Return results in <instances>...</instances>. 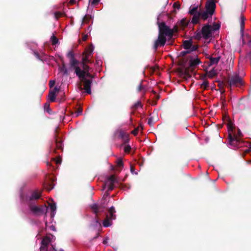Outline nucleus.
Listing matches in <instances>:
<instances>
[{
    "label": "nucleus",
    "mask_w": 251,
    "mask_h": 251,
    "mask_svg": "<svg viewBox=\"0 0 251 251\" xmlns=\"http://www.w3.org/2000/svg\"><path fill=\"white\" fill-rule=\"evenodd\" d=\"M94 50L93 45L89 46L83 54L82 67V70L79 67H76L75 74L80 79L81 82L83 83V89L88 94H91V79H88L87 78H92V75L90 74L91 68L86 65V63L90 62L89 58Z\"/></svg>",
    "instance_id": "f257e3e1"
},
{
    "label": "nucleus",
    "mask_w": 251,
    "mask_h": 251,
    "mask_svg": "<svg viewBox=\"0 0 251 251\" xmlns=\"http://www.w3.org/2000/svg\"><path fill=\"white\" fill-rule=\"evenodd\" d=\"M178 25H176L171 29L164 22L158 23L159 34L158 35V47H163L166 42L169 45H172L174 32L178 31Z\"/></svg>",
    "instance_id": "f03ea898"
},
{
    "label": "nucleus",
    "mask_w": 251,
    "mask_h": 251,
    "mask_svg": "<svg viewBox=\"0 0 251 251\" xmlns=\"http://www.w3.org/2000/svg\"><path fill=\"white\" fill-rule=\"evenodd\" d=\"M230 87L233 86H241L243 85L242 78L237 74L230 76L227 81Z\"/></svg>",
    "instance_id": "7ed1b4c3"
},
{
    "label": "nucleus",
    "mask_w": 251,
    "mask_h": 251,
    "mask_svg": "<svg viewBox=\"0 0 251 251\" xmlns=\"http://www.w3.org/2000/svg\"><path fill=\"white\" fill-rule=\"evenodd\" d=\"M115 211L114 207H110L109 210L108 214L106 215V218L103 222V225L104 227H108L111 225V221L115 218Z\"/></svg>",
    "instance_id": "20e7f679"
},
{
    "label": "nucleus",
    "mask_w": 251,
    "mask_h": 251,
    "mask_svg": "<svg viewBox=\"0 0 251 251\" xmlns=\"http://www.w3.org/2000/svg\"><path fill=\"white\" fill-rule=\"evenodd\" d=\"M201 63V61L198 57L193 58V57H190L189 60V66L185 69V73L187 74L190 71L192 72L195 67Z\"/></svg>",
    "instance_id": "39448f33"
},
{
    "label": "nucleus",
    "mask_w": 251,
    "mask_h": 251,
    "mask_svg": "<svg viewBox=\"0 0 251 251\" xmlns=\"http://www.w3.org/2000/svg\"><path fill=\"white\" fill-rule=\"evenodd\" d=\"M201 31L202 38L205 40L209 39L212 36V27L209 25H204L201 28Z\"/></svg>",
    "instance_id": "423d86ee"
},
{
    "label": "nucleus",
    "mask_w": 251,
    "mask_h": 251,
    "mask_svg": "<svg viewBox=\"0 0 251 251\" xmlns=\"http://www.w3.org/2000/svg\"><path fill=\"white\" fill-rule=\"evenodd\" d=\"M216 8V4L213 0H208L205 4V10L208 12L210 17L214 14Z\"/></svg>",
    "instance_id": "0eeeda50"
},
{
    "label": "nucleus",
    "mask_w": 251,
    "mask_h": 251,
    "mask_svg": "<svg viewBox=\"0 0 251 251\" xmlns=\"http://www.w3.org/2000/svg\"><path fill=\"white\" fill-rule=\"evenodd\" d=\"M116 182V179L115 176L113 175L109 176L105 183V186L108 188V190H112L113 189V185Z\"/></svg>",
    "instance_id": "6e6552de"
},
{
    "label": "nucleus",
    "mask_w": 251,
    "mask_h": 251,
    "mask_svg": "<svg viewBox=\"0 0 251 251\" xmlns=\"http://www.w3.org/2000/svg\"><path fill=\"white\" fill-rule=\"evenodd\" d=\"M228 142L230 145L237 147L238 143L240 142V139L236 136H233L231 133L228 134Z\"/></svg>",
    "instance_id": "1a4fd4ad"
},
{
    "label": "nucleus",
    "mask_w": 251,
    "mask_h": 251,
    "mask_svg": "<svg viewBox=\"0 0 251 251\" xmlns=\"http://www.w3.org/2000/svg\"><path fill=\"white\" fill-rule=\"evenodd\" d=\"M50 242V240L48 237H45L41 242L40 251H47V247Z\"/></svg>",
    "instance_id": "9d476101"
},
{
    "label": "nucleus",
    "mask_w": 251,
    "mask_h": 251,
    "mask_svg": "<svg viewBox=\"0 0 251 251\" xmlns=\"http://www.w3.org/2000/svg\"><path fill=\"white\" fill-rule=\"evenodd\" d=\"M59 88H58L57 87H55L54 89L49 93V94L48 96V99L50 101L52 102L55 100V98H56L55 94L56 92H58L59 91Z\"/></svg>",
    "instance_id": "9b49d317"
},
{
    "label": "nucleus",
    "mask_w": 251,
    "mask_h": 251,
    "mask_svg": "<svg viewBox=\"0 0 251 251\" xmlns=\"http://www.w3.org/2000/svg\"><path fill=\"white\" fill-rule=\"evenodd\" d=\"M221 58L220 56L217 57H210L209 58V62L208 64L209 66H212L214 64H217Z\"/></svg>",
    "instance_id": "f8f14e48"
},
{
    "label": "nucleus",
    "mask_w": 251,
    "mask_h": 251,
    "mask_svg": "<svg viewBox=\"0 0 251 251\" xmlns=\"http://www.w3.org/2000/svg\"><path fill=\"white\" fill-rule=\"evenodd\" d=\"M192 41L191 40H185L183 42V46L184 49L189 50L192 47Z\"/></svg>",
    "instance_id": "ddd939ff"
},
{
    "label": "nucleus",
    "mask_w": 251,
    "mask_h": 251,
    "mask_svg": "<svg viewBox=\"0 0 251 251\" xmlns=\"http://www.w3.org/2000/svg\"><path fill=\"white\" fill-rule=\"evenodd\" d=\"M70 63L71 66L75 69V71L76 70V67H79L78 66V61L77 60H76L75 58V57H74L73 58H72L70 60Z\"/></svg>",
    "instance_id": "4468645a"
},
{
    "label": "nucleus",
    "mask_w": 251,
    "mask_h": 251,
    "mask_svg": "<svg viewBox=\"0 0 251 251\" xmlns=\"http://www.w3.org/2000/svg\"><path fill=\"white\" fill-rule=\"evenodd\" d=\"M193 18L192 19V23L193 24H197L199 23V19L201 17H200V13H197L196 14H193L192 15Z\"/></svg>",
    "instance_id": "2eb2a0df"
},
{
    "label": "nucleus",
    "mask_w": 251,
    "mask_h": 251,
    "mask_svg": "<svg viewBox=\"0 0 251 251\" xmlns=\"http://www.w3.org/2000/svg\"><path fill=\"white\" fill-rule=\"evenodd\" d=\"M200 14L201 18L204 20H206L208 17H211L209 15L208 12L206 10L203 12H200Z\"/></svg>",
    "instance_id": "dca6fc26"
},
{
    "label": "nucleus",
    "mask_w": 251,
    "mask_h": 251,
    "mask_svg": "<svg viewBox=\"0 0 251 251\" xmlns=\"http://www.w3.org/2000/svg\"><path fill=\"white\" fill-rule=\"evenodd\" d=\"M49 208V209L50 210V211L52 212L51 217H53L54 215V213L55 212V211L56 209V207L55 204L51 203H50Z\"/></svg>",
    "instance_id": "f3484780"
},
{
    "label": "nucleus",
    "mask_w": 251,
    "mask_h": 251,
    "mask_svg": "<svg viewBox=\"0 0 251 251\" xmlns=\"http://www.w3.org/2000/svg\"><path fill=\"white\" fill-rule=\"evenodd\" d=\"M177 24L180 27L184 28L187 26L188 23L185 19H183Z\"/></svg>",
    "instance_id": "a211bd4d"
},
{
    "label": "nucleus",
    "mask_w": 251,
    "mask_h": 251,
    "mask_svg": "<svg viewBox=\"0 0 251 251\" xmlns=\"http://www.w3.org/2000/svg\"><path fill=\"white\" fill-rule=\"evenodd\" d=\"M41 196V192L35 191L33 192L31 196V199H38Z\"/></svg>",
    "instance_id": "6ab92c4d"
},
{
    "label": "nucleus",
    "mask_w": 251,
    "mask_h": 251,
    "mask_svg": "<svg viewBox=\"0 0 251 251\" xmlns=\"http://www.w3.org/2000/svg\"><path fill=\"white\" fill-rule=\"evenodd\" d=\"M245 18L244 16H241V22H240V29L241 32L243 33L244 29L245 28Z\"/></svg>",
    "instance_id": "aec40b11"
},
{
    "label": "nucleus",
    "mask_w": 251,
    "mask_h": 251,
    "mask_svg": "<svg viewBox=\"0 0 251 251\" xmlns=\"http://www.w3.org/2000/svg\"><path fill=\"white\" fill-rule=\"evenodd\" d=\"M198 6L193 7L192 8H190L189 10V14L190 15L196 14L197 13H200V11H198Z\"/></svg>",
    "instance_id": "412c9836"
},
{
    "label": "nucleus",
    "mask_w": 251,
    "mask_h": 251,
    "mask_svg": "<svg viewBox=\"0 0 251 251\" xmlns=\"http://www.w3.org/2000/svg\"><path fill=\"white\" fill-rule=\"evenodd\" d=\"M217 75V73L216 72V70L214 68H213L208 73V76L210 78H213L214 76H215Z\"/></svg>",
    "instance_id": "4be33fe9"
},
{
    "label": "nucleus",
    "mask_w": 251,
    "mask_h": 251,
    "mask_svg": "<svg viewBox=\"0 0 251 251\" xmlns=\"http://www.w3.org/2000/svg\"><path fill=\"white\" fill-rule=\"evenodd\" d=\"M143 129V126L140 125L138 126L136 128H135L134 130H133L131 132L134 135H136L138 134L139 131H142Z\"/></svg>",
    "instance_id": "5701e85b"
},
{
    "label": "nucleus",
    "mask_w": 251,
    "mask_h": 251,
    "mask_svg": "<svg viewBox=\"0 0 251 251\" xmlns=\"http://www.w3.org/2000/svg\"><path fill=\"white\" fill-rule=\"evenodd\" d=\"M201 87L204 89V90L208 89L209 87V83L208 81L204 80L202 83L201 84Z\"/></svg>",
    "instance_id": "b1692460"
},
{
    "label": "nucleus",
    "mask_w": 251,
    "mask_h": 251,
    "mask_svg": "<svg viewBox=\"0 0 251 251\" xmlns=\"http://www.w3.org/2000/svg\"><path fill=\"white\" fill-rule=\"evenodd\" d=\"M50 41L53 45H55L58 42V40L54 35L51 37Z\"/></svg>",
    "instance_id": "393cba45"
},
{
    "label": "nucleus",
    "mask_w": 251,
    "mask_h": 251,
    "mask_svg": "<svg viewBox=\"0 0 251 251\" xmlns=\"http://www.w3.org/2000/svg\"><path fill=\"white\" fill-rule=\"evenodd\" d=\"M194 37L195 39L200 40L201 38L202 37L201 31L196 32L195 34Z\"/></svg>",
    "instance_id": "a878e982"
},
{
    "label": "nucleus",
    "mask_w": 251,
    "mask_h": 251,
    "mask_svg": "<svg viewBox=\"0 0 251 251\" xmlns=\"http://www.w3.org/2000/svg\"><path fill=\"white\" fill-rule=\"evenodd\" d=\"M212 27V31L218 30L220 27V25L217 23H214Z\"/></svg>",
    "instance_id": "bb28decb"
},
{
    "label": "nucleus",
    "mask_w": 251,
    "mask_h": 251,
    "mask_svg": "<svg viewBox=\"0 0 251 251\" xmlns=\"http://www.w3.org/2000/svg\"><path fill=\"white\" fill-rule=\"evenodd\" d=\"M91 208L95 213L99 212V207L96 204H94L91 205Z\"/></svg>",
    "instance_id": "cd10ccee"
},
{
    "label": "nucleus",
    "mask_w": 251,
    "mask_h": 251,
    "mask_svg": "<svg viewBox=\"0 0 251 251\" xmlns=\"http://www.w3.org/2000/svg\"><path fill=\"white\" fill-rule=\"evenodd\" d=\"M190 51L189 50H186V51H182L180 52L179 57H184L186 54L190 53Z\"/></svg>",
    "instance_id": "c85d7f7f"
},
{
    "label": "nucleus",
    "mask_w": 251,
    "mask_h": 251,
    "mask_svg": "<svg viewBox=\"0 0 251 251\" xmlns=\"http://www.w3.org/2000/svg\"><path fill=\"white\" fill-rule=\"evenodd\" d=\"M67 56L70 59V60L74 57V53L71 51H70L68 52Z\"/></svg>",
    "instance_id": "c756f323"
},
{
    "label": "nucleus",
    "mask_w": 251,
    "mask_h": 251,
    "mask_svg": "<svg viewBox=\"0 0 251 251\" xmlns=\"http://www.w3.org/2000/svg\"><path fill=\"white\" fill-rule=\"evenodd\" d=\"M198 47V46H196V45H193V44H192V47H191V48L189 50L190 51V52L191 51H195L197 50Z\"/></svg>",
    "instance_id": "7c9ffc66"
},
{
    "label": "nucleus",
    "mask_w": 251,
    "mask_h": 251,
    "mask_svg": "<svg viewBox=\"0 0 251 251\" xmlns=\"http://www.w3.org/2000/svg\"><path fill=\"white\" fill-rule=\"evenodd\" d=\"M117 163V166L119 167H122L123 166V162L121 159H118Z\"/></svg>",
    "instance_id": "2f4dec72"
},
{
    "label": "nucleus",
    "mask_w": 251,
    "mask_h": 251,
    "mask_svg": "<svg viewBox=\"0 0 251 251\" xmlns=\"http://www.w3.org/2000/svg\"><path fill=\"white\" fill-rule=\"evenodd\" d=\"M131 149V147L128 145H126L124 147V151L126 152H128Z\"/></svg>",
    "instance_id": "473e14b6"
},
{
    "label": "nucleus",
    "mask_w": 251,
    "mask_h": 251,
    "mask_svg": "<svg viewBox=\"0 0 251 251\" xmlns=\"http://www.w3.org/2000/svg\"><path fill=\"white\" fill-rule=\"evenodd\" d=\"M40 208L36 206H32L31 207V210L34 212V213H37V212H38L39 210H40Z\"/></svg>",
    "instance_id": "72a5a7b5"
},
{
    "label": "nucleus",
    "mask_w": 251,
    "mask_h": 251,
    "mask_svg": "<svg viewBox=\"0 0 251 251\" xmlns=\"http://www.w3.org/2000/svg\"><path fill=\"white\" fill-rule=\"evenodd\" d=\"M173 7L175 9H179L180 7V5L179 3L177 2H175L173 4Z\"/></svg>",
    "instance_id": "f704fd0d"
},
{
    "label": "nucleus",
    "mask_w": 251,
    "mask_h": 251,
    "mask_svg": "<svg viewBox=\"0 0 251 251\" xmlns=\"http://www.w3.org/2000/svg\"><path fill=\"white\" fill-rule=\"evenodd\" d=\"M100 0H91L92 4L95 5L98 3Z\"/></svg>",
    "instance_id": "c9c22d12"
},
{
    "label": "nucleus",
    "mask_w": 251,
    "mask_h": 251,
    "mask_svg": "<svg viewBox=\"0 0 251 251\" xmlns=\"http://www.w3.org/2000/svg\"><path fill=\"white\" fill-rule=\"evenodd\" d=\"M55 84V81L54 80H50V87H52Z\"/></svg>",
    "instance_id": "e433bc0d"
},
{
    "label": "nucleus",
    "mask_w": 251,
    "mask_h": 251,
    "mask_svg": "<svg viewBox=\"0 0 251 251\" xmlns=\"http://www.w3.org/2000/svg\"><path fill=\"white\" fill-rule=\"evenodd\" d=\"M152 123H153V121H152V118L149 119V120H148V124H149V125H150V126H152Z\"/></svg>",
    "instance_id": "4c0bfd02"
},
{
    "label": "nucleus",
    "mask_w": 251,
    "mask_h": 251,
    "mask_svg": "<svg viewBox=\"0 0 251 251\" xmlns=\"http://www.w3.org/2000/svg\"><path fill=\"white\" fill-rule=\"evenodd\" d=\"M49 228L53 231H55V226L53 225H51L49 227Z\"/></svg>",
    "instance_id": "58836bf2"
},
{
    "label": "nucleus",
    "mask_w": 251,
    "mask_h": 251,
    "mask_svg": "<svg viewBox=\"0 0 251 251\" xmlns=\"http://www.w3.org/2000/svg\"><path fill=\"white\" fill-rule=\"evenodd\" d=\"M131 172L132 174H135V175L137 174V172H135V171L134 170V169H133L132 167L131 168Z\"/></svg>",
    "instance_id": "ea45409f"
},
{
    "label": "nucleus",
    "mask_w": 251,
    "mask_h": 251,
    "mask_svg": "<svg viewBox=\"0 0 251 251\" xmlns=\"http://www.w3.org/2000/svg\"><path fill=\"white\" fill-rule=\"evenodd\" d=\"M154 48L155 49H157V40L154 41Z\"/></svg>",
    "instance_id": "a19ab883"
},
{
    "label": "nucleus",
    "mask_w": 251,
    "mask_h": 251,
    "mask_svg": "<svg viewBox=\"0 0 251 251\" xmlns=\"http://www.w3.org/2000/svg\"><path fill=\"white\" fill-rule=\"evenodd\" d=\"M141 106V103H140V102H137L135 104V107H138V106Z\"/></svg>",
    "instance_id": "79ce46f5"
},
{
    "label": "nucleus",
    "mask_w": 251,
    "mask_h": 251,
    "mask_svg": "<svg viewBox=\"0 0 251 251\" xmlns=\"http://www.w3.org/2000/svg\"><path fill=\"white\" fill-rule=\"evenodd\" d=\"M87 37H88V36H87V35H84V36L83 37V38H82L83 40V41H85V40H87Z\"/></svg>",
    "instance_id": "37998d69"
},
{
    "label": "nucleus",
    "mask_w": 251,
    "mask_h": 251,
    "mask_svg": "<svg viewBox=\"0 0 251 251\" xmlns=\"http://www.w3.org/2000/svg\"><path fill=\"white\" fill-rule=\"evenodd\" d=\"M142 89V86L141 84H140V85L138 87V91H140Z\"/></svg>",
    "instance_id": "c03bdc74"
},
{
    "label": "nucleus",
    "mask_w": 251,
    "mask_h": 251,
    "mask_svg": "<svg viewBox=\"0 0 251 251\" xmlns=\"http://www.w3.org/2000/svg\"><path fill=\"white\" fill-rule=\"evenodd\" d=\"M61 143H57V147L58 148H60V146H61Z\"/></svg>",
    "instance_id": "a18cd8bd"
},
{
    "label": "nucleus",
    "mask_w": 251,
    "mask_h": 251,
    "mask_svg": "<svg viewBox=\"0 0 251 251\" xmlns=\"http://www.w3.org/2000/svg\"><path fill=\"white\" fill-rule=\"evenodd\" d=\"M108 242V241H107V239H104L103 241V243L105 244H107Z\"/></svg>",
    "instance_id": "49530a36"
},
{
    "label": "nucleus",
    "mask_w": 251,
    "mask_h": 251,
    "mask_svg": "<svg viewBox=\"0 0 251 251\" xmlns=\"http://www.w3.org/2000/svg\"><path fill=\"white\" fill-rule=\"evenodd\" d=\"M56 162L57 164H60L61 161H60L59 159H58L56 160Z\"/></svg>",
    "instance_id": "de8ad7c7"
},
{
    "label": "nucleus",
    "mask_w": 251,
    "mask_h": 251,
    "mask_svg": "<svg viewBox=\"0 0 251 251\" xmlns=\"http://www.w3.org/2000/svg\"><path fill=\"white\" fill-rule=\"evenodd\" d=\"M228 128H229L230 129L232 130V126L230 125V124H228Z\"/></svg>",
    "instance_id": "09e8293b"
},
{
    "label": "nucleus",
    "mask_w": 251,
    "mask_h": 251,
    "mask_svg": "<svg viewBox=\"0 0 251 251\" xmlns=\"http://www.w3.org/2000/svg\"><path fill=\"white\" fill-rule=\"evenodd\" d=\"M250 151H251V147L250 148V149H249L247 150L246 151V153H248V152H249Z\"/></svg>",
    "instance_id": "8fccbe9b"
},
{
    "label": "nucleus",
    "mask_w": 251,
    "mask_h": 251,
    "mask_svg": "<svg viewBox=\"0 0 251 251\" xmlns=\"http://www.w3.org/2000/svg\"><path fill=\"white\" fill-rule=\"evenodd\" d=\"M75 1V0H70V2L72 4L74 3Z\"/></svg>",
    "instance_id": "3c124183"
},
{
    "label": "nucleus",
    "mask_w": 251,
    "mask_h": 251,
    "mask_svg": "<svg viewBox=\"0 0 251 251\" xmlns=\"http://www.w3.org/2000/svg\"><path fill=\"white\" fill-rule=\"evenodd\" d=\"M52 188H53V187H51V188H47V189H48V191H50V190H51Z\"/></svg>",
    "instance_id": "603ef678"
},
{
    "label": "nucleus",
    "mask_w": 251,
    "mask_h": 251,
    "mask_svg": "<svg viewBox=\"0 0 251 251\" xmlns=\"http://www.w3.org/2000/svg\"><path fill=\"white\" fill-rule=\"evenodd\" d=\"M46 227L47 228H48V225H47V223L46 222Z\"/></svg>",
    "instance_id": "864d4df0"
},
{
    "label": "nucleus",
    "mask_w": 251,
    "mask_h": 251,
    "mask_svg": "<svg viewBox=\"0 0 251 251\" xmlns=\"http://www.w3.org/2000/svg\"><path fill=\"white\" fill-rule=\"evenodd\" d=\"M52 250H53V251H56L53 247H52Z\"/></svg>",
    "instance_id": "5fc2aeb1"
},
{
    "label": "nucleus",
    "mask_w": 251,
    "mask_h": 251,
    "mask_svg": "<svg viewBox=\"0 0 251 251\" xmlns=\"http://www.w3.org/2000/svg\"><path fill=\"white\" fill-rule=\"evenodd\" d=\"M45 106H46V107H48V106H49V104H47V103H46V104H45Z\"/></svg>",
    "instance_id": "6e6d98bb"
},
{
    "label": "nucleus",
    "mask_w": 251,
    "mask_h": 251,
    "mask_svg": "<svg viewBox=\"0 0 251 251\" xmlns=\"http://www.w3.org/2000/svg\"><path fill=\"white\" fill-rule=\"evenodd\" d=\"M167 3H168V1L167 0V1L165 2V5H167Z\"/></svg>",
    "instance_id": "4d7b16f0"
},
{
    "label": "nucleus",
    "mask_w": 251,
    "mask_h": 251,
    "mask_svg": "<svg viewBox=\"0 0 251 251\" xmlns=\"http://www.w3.org/2000/svg\"><path fill=\"white\" fill-rule=\"evenodd\" d=\"M159 98H160V96H159V95L158 94V97H157L158 100L159 99Z\"/></svg>",
    "instance_id": "13d9d810"
},
{
    "label": "nucleus",
    "mask_w": 251,
    "mask_h": 251,
    "mask_svg": "<svg viewBox=\"0 0 251 251\" xmlns=\"http://www.w3.org/2000/svg\"><path fill=\"white\" fill-rule=\"evenodd\" d=\"M181 63H184V61L181 60Z\"/></svg>",
    "instance_id": "bf43d9fd"
},
{
    "label": "nucleus",
    "mask_w": 251,
    "mask_h": 251,
    "mask_svg": "<svg viewBox=\"0 0 251 251\" xmlns=\"http://www.w3.org/2000/svg\"><path fill=\"white\" fill-rule=\"evenodd\" d=\"M97 223H98L99 224H100V223L99 222V221H97Z\"/></svg>",
    "instance_id": "052dcab7"
},
{
    "label": "nucleus",
    "mask_w": 251,
    "mask_h": 251,
    "mask_svg": "<svg viewBox=\"0 0 251 251\" xmlns=\"http://www.w3.org/2000/svg\"><path fill=\"white\" fill-rule=\"evenodd\" d=\"M59 251H64L63 250H60Z\"/></svg>",
    "instance_id": "680f3d73"
}]
</instances>
